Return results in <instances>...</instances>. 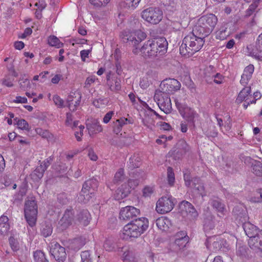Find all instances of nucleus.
Returning a JSON list of instances; mask_svg holds the SVG:
<instances>
[{"label":"nucleus","mask_w":262,"mask_h":262,"mask_svg":"<svg viewBox=\"0 0 262 262\" xmlns=\"http://www.w3.org/2000/svg\"><path fill=\"white\" fill-rule=\"evenodd\" d=\"M139 209L127 206L122 208L120 212L119 218L125 222L129 221L123 228L122 238L128 239L137 238L143 234L148 227V221L145 217L135 218L140 214Z\"/></svg>","instance_id":"1"},{"label":"nucleus","mask_w":262,"mask_h":262,"mask_svg":"<svg viewBox=\"0 0 262 262\" xmlns=\"http://www.w3.org/2000/svg\"><path fill=\"white\" fill-rule=\"evenodd\" d=\"M168 42L164 37H160L145 41L140 53L151 58H159L167 51Z\"/></svg>","instance_id":"2"},{"label":"nucleus","mask_w":262,"mask_h":262,"mask_svg":"<svg viewBox=\"0 0 262 262\" xmlns=\"http://www.w3.org/2000/svg\"><path fill=\"white\" fill-rule=\"evenodd\" d=\"M206 36L195 33L193 29L192 33L188 35L183 40L180 47V53L185 57L192 56L200 51L203 46Z\"/></svg>","instance_id":"3"},{"label":"nucleus","mask_w":262,"mask_h":262,"mask_svg":"<svg viewBox=\"0 0 262 262\" xmlns=\"http://www.w3.org/2000/svg\"><path fill=\"white\" fill-rule=\"evenodd\" d=\"M217 20V18L214 14L203 15L198 19L193 28L195 33L207 36L214 29Z\"/></svg>","instance_id":"4"},{"label":"nucleus","mask_w":262,"mask_h":262,"mask_svg":"<svg viewBox=\"0 0 262 262\" xmlns=\"http://www.w3.org/2000/svg\"><path fill=\"white\" fill-rule=\"evenodd\" d=\"M123 35L132 46L133 53L135 54H140L142 50L140 43L146 38V33L139 29L127 30L123 32Z\"/></svg>","instance_id":"5"},{"label":"nucleus","mask_w":262,"mask_h":262,"mask_svg":"<svg viewBox=\"0 0 262 262\" xmlns=\"http://www.w3.org/2000/svg\"><path fill=\"white\" fill-rule=\"evenodd\" d=\"M183 178L186 186L197 191L202 198L207 195L204 184L200 178L194 177L191 179L190 170L188 169L183 171Z\"/></svg>","instance_id":"6"},{"label":"nucleus","mask_w":262,"mask_h":262,"mask_svg":"<svg viewBox=\"0 0 262 262\" xmlns=\"http://www.w3.org/2000/svg\"><path fill=\"white\" fill-rule=\"evenodd\" d=\"M24 212L25 219L29 225L30 227L35 226L37 220V206L34 198H29L26 201Z\"/></svg>","instance_id":"7"},{"label":"nucleus","mask_w":262,"mask_h":262,"mask_svg":"<svg viewBox=\"0 0 262 262\" xmlns=\"http://www.w3.org/2000/svg\"><path fill=\"white\" fill-rule=\"evenodd\" d=\"M141 17L149 24L157 25L162 19L163 12L159 8L149 7L142 11Z\"/></svg>","instance_id":"8"},{"label":"nucleus","mask_w":262,"mask_h":262,"mask_svg":"<svg viewBox=\"0 0 262 262\" xmlns=\"http://www.w3.org/2000/svg\"><path fill=\"white\" fill-rule=\"evenodd\" d=\"M154 100L157 102L160 109L165 114H169L172 110V105L169 95L160 90L156 91Z\"/></svg>","instance_id":"9"},{"label":"nucleus","mask_w":262,"mask_h":262,"mask_svg":"<svg viewBox=\"0 0 262 262\" xmlns=\"http://www.w3.org/2000/svg\"><path fill=\"white\" fill-rule=\"evenodd\" d=\"M174 200L175 199L170 195L161 197L157 202V211L161 214L170 212L174 206Z\"/></svg>","instance_id":"10"},{"label":"nucleus","mask_w":262,"mask_h":262,"mask_svg":"<svg viewBox=\"0 0 262 262\" xmlns=\"http://www.w3.org/2000/svg\"><path fill=\"white\" fill-rule=\"evenodd\" d=\"M181 84L180 82L175 79H166L162 81L160 84L161 92L166 93L168 95L174 94L179 90Z\"/></svg>","instance_id":"11"},{"label":"nucleus","mask_w":262,"mask_h":262,"mask_svg":"<svg viewBox=\"0 0 262 262\" xmlns=\"http://www.w3.org/2000/svg\"><path fill=\"white\" fill-rule=\"evenodd\" d=\"M50 253L58 262H63L67 258L65 248L57 243L52 244Z\"/></svg>","instance_id":"12"},{"label":"nucleus","mask_w":262,"mask_h":262,"mask_svg":"<svg viewBox=\"0 0 262 262\" xmlns=\"http://www.w3.org/2000/svg\"><path fill=\"white\" fill-rule=\"evenodd\" d=\"M250 93L251 87L250 86L245 87L241 91L236 99V101L238 103L244 101L243 107L245 109H247L248 105L254 102V100H251L252 95L250 94Z\"/></svg>","instance_id":"13"},{"label":"nucleus","mask_w":262,"mask_h":262,"mask_svg":"<svg viewBox=\"0 0 262 262\" xmlns=\"http://www.w3.org/2000/svg\"><path fill=\"white\" fill-rule=\"evenodd\" d=\"M74 220V210L73 209H67L64 212L61 219L58 222V227L64 230L69 227Z\"/></svg>","instance_id":"14"},{"label":"nucleus","mask_w":262,"mask_h":262,"mask_svg":"<svg viewBox=\"0 0 262 262\" xmlns=\"http://www.w3.org/2000/svg\"><path fill=\"white\" fill-rule=\"evenodd\" d=\"M180 212L184 216L189 215L191 217H196L198 214L193 205L189 202L182 201L179 205Z\"/></svg>","instance_id":"15"},{"label":"nucleus","mask_w":262,"mask_h":262,"mask_svg":"<svg viewBox=\"0 0 262 262\" xmlns=\"http://www.w3.org/2000/svg\"><path fill=\"white\" fill-rule=\"evenodd\" d=\"M190 150V147L186 142L183 140L179 141L177 144L176 149L174 151L175 159H180L183 156L188 152Z\"/></svg>","instance_id":"16"},{"label":"nucleus","mask_w":262,"mask_h":262,"mask_svg":"<svg viewBox=\"0 0 262 262\" xmlns=\"http://www.w3.org/2000/svg\"><path fill=\"white\" fill-rule=\"evenodd\" d=\"M129 187L126 183L121 185L115 191L114 198L116 200H121L130 193Z\"/></svg>","instance_id":"17"},{"label":"nucleus","mask_w":262,"mask_h":262,"mask_svg":"<svg viewBox=\"0 0 262 262\" xmlns=\"http://www.w3.org/2000/svg\"><path fill=\"white\" fill-rule=\"evenodd\" d=\"M243 227L246 234L250 238L262 232V230L260 231L255 225L250 222H246L243 224Z\"/></svg>","instance_id":"18"},{"label":"nucleus","mask_w":262,"mask_h":262,"mask_svg":"<svg viewBox=\"0 0 262 262\" xmlns=\"http://www.w3.org/2000/svg\"><path fill=\"white\" fill-rule=\"evenodd\" d=\"M248 244L251 249L262 252V232L249 238Z\"/></svg>","instance_id":"19"},{"label":"nucleus","mask_w":262,"mask_h":262,"mask_svg":"<svg viewBox=\"0 0 262 262\" xmlns=\"http://www.w3.org/2000/svg\"><path fill=\"white\" fill-rule=\"evenodd\" d=\"M91 215L88 210L80 211L76 215V220L83 226H86L90 222Z\"/></svg>","instance_id":"20"},{"label":"nucleus","mask_w":262,"mask_h":262,"mask_svg":"<svg viewBox=\"0 0 262 262\" xmlns=\"http://www.w3.org/2000/svg\"><path fill=\"white\" fill-rule=\"evenodd\" d=\"M98 188V181L96 179H91L86 181L83 184L82 189L89 191L91 194H94Z\"/></svg>","instance_id":"21"},{"label":"nucleus","mask_w":262,"mask_h":262,"mask_svg":"<svg viewBox=\"0 0 262 262\" xmlns=\"http://www.w3.org/2000/svg\"><path fill=\"white\" fill-rule=\"evenodd\" d=\"M86 128L90 133L97 134L101 132L103 130L102 127L97 119H94L90 122L86 123Z\"/></svg>","instance_id":"22"},{"label":"nucleus","mask_w":262,"mask_h":262,"mask_svg":"<svg viewBox=\"0 0 262 262\" xmlns=\"http://www.w3.org/2000/svg\"><path fill=\"white\" fill-rule=\"evenodd\" d=\"M128 122L129 123V121L124 117L121 118L114 121L112 126L114 133L116 134L120 133L122 130L123 126L127 124Z\"/></svg>","instance_id":"23"},{"label":"nucleus","mask_w":262,"mask_h":262,"mask_svg":"<svg viewBox=\"0 0 262 262\" xmlns=\"http://www.w3.org/2000/svg\"><path fill=\"white\" fill-rule=\"evenodd\" d=\"M213 242L212 243L211 246L212 250L214 251H217L221 250L222 248L226 247L227 242L222 238L220 237H214L213 238Z\"/></svg>","instance_id":"24"},{"label":"nucleus","mask_w":262,"mask_h":262,"mask_svg":"<svg viewBox=\"0 0 262 262\" xmlns=\"http://www.w3.org/2000/svg\"><path fill=\"white\" fill-rule=\"evenodd\" d=\"M230 35L229 31H228L227 25L222 26L215 32V37L217 39L224 40Z\"/></svg>","instance_id":"25"},{"label":"nucleus","mask_w":262,"mask_h":262,"mask_svg":"<svg viewBox=\"0 0 262 262\" xmlns=\"http://www.w3.org/2000/svg\"><path fill=\"white\" fill-rule=\"evenodd\" d=\"M170 223V221L167 217L164 216L159 217L156 221L157 226L162 231L167 230L169 227Z\"/></svg>","instance_id":"26"},{"label":"nucleus","mask_w":262,"mask_h":262,"mask_svg":"<svg viewBox=\"0 0 262 262\" xmlns=\"http://www.w3.org/2000/svg\"><path fill=\"white\" fill-rule=\"evenodd\" d=\"M86 243L85 238L80 237L74 239L71 244V248L77 251L81 249Z\"/></svg>","instance_id":"27"},{"label":"nucleus","mask_w":262,"mask_h":262,"mask_svg":"<svg viewBox=\"0 0 262 262\" xmlns=\"http://www.w3.org/2000/svg\"><path fill=\"white\" fill-rule=\"evenodd\" d=\"M211 206L219 212L224 214L226 210L225 206L219 199H211L209 201Z\"/></svg>","instance_id":"28"},{"label":"nucleus","mask_w":262,"mask_h":262,"mask_svg":"<svg viewBox=\"0 0 262 262\" xmlns=\"http://www.w3.org/2000/svg\"><path fill=\"white\" fill-rule=\"evenodd\" d=\"M10 229L9 219L7 216L2 215L0 217V233H6Z\"/></svg>","instance_id":"29"},{"label":"nucleus","mask_w":262,"mask_h":262,"mask_svg":"<svg viewBox=\"0 0 262 262\" xmlns=\"http://www.w3.org/2000/svg\"><path fill=\"white\" fill-rule=\"evenodd\" d=\"M203 131L205 135L208 138H214L216 137L218 134L215 126L211 123H209L207 127H204Z\"/></svg>","instance_id":"30"},{"label":"nucleus","mask_w":262,"mask_h":262,"mask_svg":"<svg viewBox=\"0 0 262 262\" xmlns=\"http://www.w3.org/2000/svg\"><path fill=\"white\" fill-rule=\"evenodd\" d=\"M214 228V217L210 214L204 221V229L205 232H209Z\"/></svg>","instance_id":"31"},{"label":"nucleus","mask_w":262,"mask_h":262,"mask_svg":"<svg viewBox=\"0 0 262 262\" xmlns=\"http://www.w3.org/2000/svg\"><path fill=\"white\" fill-rule=\"evenodd\" d=\"M48 43L52 47L56 48H61L63 47V43L60 41L58 38L54 35H50L48 38Z\"/></svg>","instance_id":"32"},{"label":"nucleus","mask_w":262,"mask_h":262,"mask_svg":"<svg viewBox=\"0 0 262 262\" xmlns=\"http://www.w3.org/2000/svg\"><path fill=\"white\" fill-rule=\"evenodd\" d=\"M94 195V194H91L89 191L81 190L78 198V200L80 203L85 204L88 203Z\"/></svg>","instance_id":"33"},{"label":"nucleus","mask_w":262,"mask_h":262,"mask_svg":"<svg viewBox=\"0 0 262 262\" xmlns=\"http://www.w3.org/2000/svg\"><path fill=\"white\" fill-rule=\"evenodd\" d=\"M140 158L137 156L134 155L129 158L127 162V166L131 169L138 167L140 164Z\"/></svg>","instance_id":"34"},{"label":"nucleus","mask_w":262,"mask_h":262,"mask_svg":"<svg viewBox=\"0 0 262 262\" xmlns=\"http://www.w3.org/2000/svg\"><path fill=\"white\" fill-rule=\"evenodd\" d=\"M45 171V170H44L41 166H39L37 167L31 174L32 179L35 181L40 180L43 177Z\"/></svg>","instance_id":"35"},{"label":"nucleus","mask_w":262,"mask_h":262,"mask_svg":"<svg viewBox=\"0 0 262 262\" xmlns=\"http://www.w3.org/2000/svg\"><path fill=\"white\" fill-rule=\"evenodd\" d=\"M196 115L197 114L193 111L189 110L188 112H185L183 117L190 125L194 126V119Z\"/></svg>","instance_id":"36"},{"label":"nucleus","mask_w":262,"mask_h":262,"mask_svg":"<svg viewBox=\"0 0 262 262\" xmlns=\"http://www.w3.org/2000/svg\"><path fill=\"white\" fill-rule=\"evenodd\" d=\"M13 121L14 123L17 124L19 128L23 130H29V125L25 119H18L17 118H15Z\"/></svg>","instance_id":"37"},{"label":"nucleus","mask_w":262,"mask_h":262,"mask_svg":"<svg viewBox=\"0 0 262 262\" xmlns=\"http://www.w3.org/2000/svg\"><path fill=\"white\" fill-rule=\"evenodd\" d=\"M141 0H121L122 5L125 7L132 9H134Z\"/></svg>","instance_id":"38"},{"label":"nucleus","mask_w":262,"mask_h":262,"mask_svg":"<svg viewBox=\"0 0 262 262\" xmlns=\"http://www.w3.org/2000/svg\"><path fill=\"white\" fill-rule=\"evenodd\" d=\"M34 262H48L43 252L37 250L34 253Z\"/></svg>","instance_id":"39"},{"label":"nucleus","mask_w":262,"mask_h":262,"mask_svg":"<svg viewBox=\"0 0 262 262\" xmlns=\"http://www.w3.org/2000/svg\"><path fill=\"white\" fill-rule=\"evenodd\" d=\"M252 172L257 176H262V163L259 161H255L252 165Z\"/></svg>","instance_id":"40"},{"label":"nucleus","mask_w":262,"mask_h":262,"mask_svg":"<svg viewBox=\"0 0 262 262\" xmlns=\"http://www.w3.org/2000/svg\"><path fill=\"white\" fill-rule=\"evenodd\" d=\"M81 262H92L93 256L89 250L81 252L80 254Z\"/></svg>","instance_id":"41"},{"label":"nucleus","mask_w":262,"mask_h":262,"mask_svg":"<svg viewBox=\"0 0 262 262\" xmlns=\"http://www.w3.org/2000/svg\"><path fill=\"white\" fill-rule=\"evenodd\" d=\"M52 231L53 228L51 225L45 224L42 226L41 230V233L44 237H47L51 235L52 233Z\"/></svg>","instance_id":"42"},{"label":"nucleus","mask_w":262,"mask_h":262,"mask_svg":"<svg viewBox=\"0 0 262 262\" xmlns=\"http://www.w3.org/2000/svg\"><path fill=\"white\" fill-rule=\"evenodd\" d=\"M20 89L24 90H28L31 88V84L28 78L21 77L19 81Z\"/></svg>","instance_id":"43"},{"label":"nucleus","mask_w":262,"mask_h":262,"mask_svg":"<svg viewBox=\"0 0 262 262\" xmlns=\"http://www.w3.org/2000/svg\"><path fill=\"white\" fill-rule=\"evenodd\" d=\"M167 181L168 184L172 186L173 185L174 182H175V177H174V174L173 171V169L170 167H168L167 168Z\"/></svg>","instance_id":"44"},{"label":"nucleus","mask_w":262,"mask_h":262,"mask_svg":"<svg viewBox=\"0 0 262 262\" xmlns=\"http://www.w3.org/2000/svg\"><path fill=\"white\" fill-rule=\"evenodd\" d=\"M124 179V170L122 168H120L115 174L114 181L115 183H118L122 181Z\"/></svg>","instance_id":"45"},{"label":"nucleus","mask_w":262,"mask_h":262,"mask_svg":"<svg viewBox=\"0 0 262 262\" xmlns=\"http://www.w3.org/2000/svg\"><path fill=\"white\" fill-rule=\"evenodd\" d=\"M247 2H250V0H246ZM260 0H253V3L251 4L247 10V15H250L254 11L258 6V3Z\"/></svg>","instance_id":"46"},{"label":"nucleus","mask_w":262,"mask_h":262,"mask_svg":"<svg viewBox=\"0 0 262 262\" xmlns=\"http://www.w3.org/2000/svg\"><path fill=\"white\" fill-rule=\"evenodd\" d=\"M185 83L187 88L191 93L195 92V86L189 77H186L185 79Z\"/></svg>","instance_id":"47"},{"label":"nucleus","mask_w":262,"mask_h":262,"mask_svg":"<svg viewBox=\"0 0 262 262\" xmlns=\"http://www.w3.org/2000/svg\"><path fill=\"white\" fill-rule=\"evenodd\" d=\"M107 100L105 98H98L95 99L93 104L94 106H95L97 108H100L103 105H106L107 103Z\"/></svg>","instance_id":"48"},{"label":"nucleus","mask_w":262,"mask_h":262,"mask_svg":"<svg viewBox=\"0 0 262 262\" xmlns=\"http://www.w3.org/2000/svg\"><path fill=\"white\" fill-rule=\"evenodd\" d=\"M254 70V67H246L242 75L251 79Z\"/></svg>","instance_id":"49"},{"label":"nucleus","mask_w":262,"mask_h":262,"mask_svg":"<svg viewBox=\"0 0 262 262\" xmlns=\"http://www.w3.org/2000/svg\"><path fill=\"white\" fill-rule=\"evenodd\" d=\"M107 84L110 86V89L112 91H118L121 89L120 80H116L114 84H111V82H108Z\"/></svg>","instance_id":"50"},{"label":"nucleus","mask_w":262,"mask_h":262,"mask_svg":"<svg viewBox=\"0 0 262 262\" xmlns=\"http://www.w3.org/2000/svg\"><path fill=\"white\" fill-rule=\"evenodd\" d=\"M189 237H186L183 239H175V244L177 245L180 249L183 248L186 246V245L188 243Z\"/></svg>","instance_id":"51"},{"label":"nucleus","mask_w":262,"mask_h":262,"mask_svg":"<svg viewBox=\"0 0 262 262\" xmlns=\"http://www.w3.org/2000/svg\"><path fill=\"white\" fill-rule=\"evenodd\" d=\"M256 193L258 196H253L250 199V201L253 203H261L262 202V189H259L256 191Z\"/></svg>","instance_id":"52"},{"label":"nucleus","mask_w":262,"mask_h":262,"mask_svg":"<svg viewBox=\"0 0 262 262\" xmlns=\"http://www.w3.org/2000/svg\"><path fill=\"white\" fill-rule=\"evenodd\" d=\"M53 100L55 103V105L58 106V107L60 108L64 107L63 100L58 95L53 96Z\"/></svg>","instance_id":"53"},{"label":"nucleus","mask_w":262,"mask_h":262,"mask_svg":"<svg viewBox=\"0 0 262 262\" xmlns=\"http://www.w3.org/2000/svg\"><path fill=\"white\" fill-rule=\"evenodd\" d=\"M176 102V105L180 113L182 115L184 116L185 112H186V110H187V108L186 107L185 105L178 102V100L175 101Z\"/></svg>","instance_id":"54"},{"label":"nucleus","mask_w":262,"mask_h":262,"mask_svg":"<svg viewBox=\"0 0 262 262\" xmlns=\"http://www.w3.org/2000/svg\"><path fill=\"white\" fill-rule=\"evenodd\" d=\"M36 132L39 135L43 138L47 139L50 137V133L47 130H44L42 128H38L36 129Z\"/></svg>","instance_id":"55"},{"label":"nucleus","mask_w":262,"mask_h":262,"mask_svg":"<svg viewBox=\"0 0 262 262\" xmlns=\"http://www.w3.org/2000/svg\"><path fill=\"white\" fill-rule=\"evenodd\" d=\"M110 0H90V3L94 6L100 7L107 4Z\"/></svg>","instance_id":"56"},{"label":"nucleus","mask_w":262,"mask_h":262,"mask_svg":"<svg viewBox=\"0 0 262 262\" xmlns=\"http://www.w3.org/2000/svg\"><path fill=\"white\" fill-rule=\"evenodd\" d=\"M58 202L62 204H66L68 202V200L67 198V195L65 193H60L57 196Z\"/></svg>","instance_id":"57"},{"label":"nucleus","mask_w":262,"mask_h":262,"mask_svg":"<svg viewBox=\"0 0 262 262\" xmlns=\"http://www.w3.org/2000/svg\"><path fill=\"white\" fill-rule=\"evenodd\" d=\"M80 94L81 93L79 92L71 93L70 94L68 97L67 100V103L74 102V100L77 98V95Z\"/></svg>","instance_id":"58"},{"label":"nucleus","mask_w":262,"mask_h":262,"mask_svg":"<svg viewBox=\"0 0 262 262\" xmlns=\"http://www.w3.org/2000/svg\"><path fill=\"white\" fill-rule=\"evenodd\" d=\"M154 187L150 186H146L143 190V195L145 197L149 196L154 192Z\"/></svg>","instance_id":"59"},{"label":"nucleus","mask_w":262,"mask_h":262,"mask_svg":"<svg viewBox=\"0 0 262 262\" xmlns=\"http://www.w3.org/2000/svg\"><path fill=\"white\" fill-rule=\"evenodd\" d=\"M53 159L51 157H49L46 160H45L39 165L40 166H41L42 168L44 169V170H46L48 167L50 166V165L51 164V162L52 161Z\"/></svg>","instance_id":"60"},{"label":"nucleus","mask_w":262,"mask_h":262,"mask_svg":"<svg viewBox=\"0 0 262 262\" xmlns=\"http://www.w3.org/2000/svg\"><path fill=\"white\" fill-rule=\"evenodd\" d=\"M103 246L105 250L108 251L113 250L114 248L113 243L111 241L108 239H107L105 241Z\"/></svg>","instance_id":"61"},{"label":"nucleus","mask_w":262,"mask_h":262,"mask_svg":"<svg viewBox=\"0 0 262 262\" xmlns=\"http://www.w3.org/2000/svg\"><path fill=\"white\" fill-rule=\"evenodd\" d=\"M91 50H83L80 51V56L82 61H85L91 53Z\"/></svg>","instance_id":"62"},{"label":"nucleus","mask_w":262,"mask_h":262,"mask_svg":"<svg viewBox=\"0 0 262 262\" xmlns=\"http://www.w3.org/2000/svg\"><path fill=\"white\" fill-rule=\"evenodd\" d=\"M256 48L260 53H262V33L258 35L257 38Z\"/></svg>","instance_id":"63"},{"label":"nucleus","mask_w":262,"mask_h":262,"mask_svg":"<svg viewBox=\"0 0 262 262\" xmlns=\"http://www.w3.org/2000/svg\"><path fill=\"white\" fill-rule=\"evenodd\" d=\"M114 114V112L113 111H110L108 113H107L105 115V116L103 119V122L106 124L110 122V121L111 120V119H112Z\"/></svg>","instance_id":"64"}]
</instances>
